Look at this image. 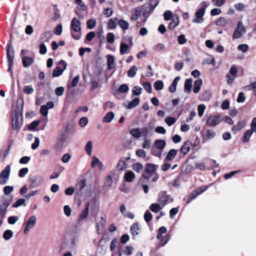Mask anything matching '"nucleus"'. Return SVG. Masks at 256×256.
<instances>
[{
    "instance_id": "1",
    "label": "nucleus",
    "mask_w": 256,
    "mask_h": 256,
    "mask_svg": "<svg viewBox=\"0 0 256 256\" xmlns=\"http://www.w3.org/2000/svg\"><path fill=\"white\" fill-rule=\"evenodd\" d=\"M24 105V99L20 98L17 100L16 106L12 114V124L14 130H18L22 125V111Z\"/></svg>"
},
{
    "instance_id": "2",
    "label": "nucleus",
    "mask_w": 256,
    "mask_h": 256,
    "mask_svg": "<svg viewBox=\"0 0 256 256\" xmlns=\"http://www.w3.org/2000/svg\"><path fill=\"white\" fill-rule=\"evenodd\" d=\"M158 3L159 0H150L148 2L144 4L142 6V15L144 18L142 21L144 24L146 22L147 18L152 13Z\"/></svg>"
},
{
    "instance_id": "3",
    "label": "nucleus",
    "mask_w": 256,
    "mask_h": 256,
    "mask_svg": "<svg viewBox=\"0 0 256 256\" xmlns=\"http://www.w3.org/2000/svg\"><path fill=\"white\" fill-rule=\"evenodd\" d=\"M70 28L72 37L74 40H80L81 37V28L80 20L76 18H74L71 22Z\"/></svg>"
},
{
    "instance_id": "4",
    "label": "nucleus",
    "mask_w": 256,
    "mask_h": 256,
    "mask_svg": "<svg viewBox=\"0 0 256 256\" xmlns=\"http://www.w3.org/2000/svg\"><path fill=\"white\" fill-rule=\"evenodd\" d=\"M6 57L8 64V72L10 74L11 76H12V67L14 66V52L11 40H9L7 44Z\"/></svg>"
},
{
    "instance_id": "5",
    "label": "nucleus",
    "mask_w": 256,
    "mask_h": 256,
    "mask_svg": "<svg viewBox=\"0 0 256 256\" xmlns=\"http://www.w3.org/2000/svg\"><path fill=\"white\" fill-rule=\"evenodd\" d=\"M167 232L166 228L164 226H161L158 230L157 238L159 240L158 247H162L166 244L170 238L169 234H166Z\"/></svg>"
},
{
    "instance_id": "6",
    "label": "nucleus",
    "mask_w": 256,
    "mask_h": 256,
    "mask_svg": "<svg viewBox=\"0 0 256 256\" xmlns=\"http://www.w3.org/2000/svg\"><path fill=\"white\" fill-rule=\"evenodd\" d=\"M12 198H9L5 196L0 198V216L2 218L4 217L7 208L10 205Z\"/></svg>"
},
{
    "instance_id": "7",
    "label": "nucleus",
    "mask_w": 256,
    "mask_h": 256,
    "mask_svg": "<svg viewBox=\"0 0 256 256\" xmlns=\"http://www.w3.org/2000/svg\"><path fill=\"white\" fill-rule=\"evenodd\" d=\"M250 126V129L247 130L243 135L242 140L244 142H248L252 134L256 133V117L252 120Z\"/></svg>"
},
{
    "instance_id": "8",
    "label": "nucleus",
    "mask_w": 256,
    "mask_h": 256,
    "mask_svg": "<svg viewBox=\"0 0 256 256\" xmlns=\"http://www.w3.org/2000/svg\"><path fill=\"white\" fill-rule=\"evenodd\" d=\"M36 222V218L35 216H30L28 219L23 224L24 227V234H27L30 230L33 228Z\"/></svg>"
},
{
    "instance_id": "9",
    "label": "nucleus",
    "mask_w": 256,
    "mask_h": 256,
    "mask_svg": "<svg viewBox=\"0 0 256 256\" xmlns=\"http://www.w3.org/2000/svg\"><path fill=\"white\" fill-rule=\"evenodd\" d=\"M10 174V166H7L0 173V184L2 185L7 183Z\"/></svg>"
},
{
    "instance_id": "10",
    "label": "nucleus",
    "mask_w": 256,
    "mask_h": 256,
    "mask_svg": "<svg viewBox=\"0 0 256 256\" xmlns=\"http://www.w3.org/2000/svg\"><path fill=\"white\" fill-rule=\"evenodd\" d=\"M246 32V30L242 22L240 21L238 22V26L233 33L232 38L234 39L238 38H240L243 34H245Z\"/></svg>"
},
{
    "instance_id": "11",
    "label": "nucleus",
    "mask_w": 256,
    "mask_h": 256,
    "mask_svg": "<svg viewBox=\"0 0 256 256\" xmlns=\"http://www.w3.org/2000/svg\"><path fill=\"white\" fill-rule=\"evenodd\" d=\"M158 201L164 208L167 204L173 202V199L166 192H161L158 194Z\"/></svg>"
},
{
    "instance_id": "12",
    "label": "nucleus",
    "mask_w": 256,
    "mask_h": 256,
    "mask_svg": "<svg viewBox=\"0 0 256 256\" xmlns=\"http://www.w3.org/2000/svg\"><path fill=\"white\" fill-rule=\"evenodd\" d=\"M116 177V173L114 172H111L107 176L105 184L108 188H112L116 186L117 180Z\"/></svg>"
},
{
    "instance_id": "13",
    "label": "nucleus",
    "mask_w": 256,
    "mask_h": 256,
    "mask_svg": "<svg viewBox=\"0 0 256 256\" xmlns=\"http://www.w3.org/2000/svg\"><path fill=\"white\" fill-rule=\"evenodd\" d=\"M30 187L31 188L38 187L43 183L44 178L42 176H36L34 178H29Z\"/></svg>"
},
{
    "instance_id": "14",
    "label": "nucleus",
    "mask_w": 256,
    "mask_h": 256,
    "mask_svg": "<svg viewBox=\"0 0 256 256\" xmlns=\"http://www.w3.org/2000/svg\"><path fill=\"white\" fill-rule=\"evenodd\" d=\"M68 142V138L66 136L62 135L60 138L55 146L56 150L57 151L60 152L66 146Z\"/></svg>"
},
{
    "instance_id": "15",
    "label": "nucleus",
    "mask_w": 256,
    "mask_h": 256,
    "mask_svg": "<svg viewBox=\"0 0 256 256\" xmlns=\"http://www.w3.org/2000/svg\"><path fill=\"white\" fill-rule=\"evenodd\" d=\"M204 10L203 8H200L195 14V18L192 20V22L196 24H201L204 22Z\"/></svg>"
},
{
    "instance_id": "16",
    "label": "nucleus",
    "mask_w": 256,
    "mask_h": 256,
    "mask_svg": "<svg viewBox=\"0 0 256 256\" xmlns=\"http://www.w3.org/2000/svg\"><path fill=\"white\" fill-rule=\"evenodd\" d=\"M219 116H210L206 120V124L210 127H213L220 123Z\"/></svg>"
},
{
    "instance_id": "17",
    "label": "nucleus",
    "mask_w": 256,
    "mask_h": 256,
    "mask_svg": "<svg viewBox=\"0 0 256 256\" xmlns=\"http://www.w3.org/2000/svg\"><path fill=\"white\" fill-rule=\"evenodd\" d=\"M238 70L236 67L235 66H232L227 76V82L228 84L232 82L234 78V76L236 74Z\"/></svg>"
},
{
    "instance_id": "18",
    "label": "nucleus",
    "mask_w": 256,
    "mask_h": 256,
    "mask_svg": "<svg viewBox=\"0 0 256 256\" xmlns=\"http://www.w3.org/2000/svg\"><path fill=\"white\" fill-rule=\"evenodd\" d=\"M106 60L107 68L108 70H111L115 68V58L111 54L107 55Z\"/></svg>"
},
{
    "instance_id": "19",
    "label": "nucleus",
    "mask_w": 256,
    "mask_h": 256,
    "mask_svg": "<svg viewBox=\"0 0 256 256\" xmlns=\"http://www.w3.org/2000/svg\"><path fill=\"white\" fill-rule=\"evenodd\" d=\"M208 189L207 186H202L201 187H200L198 189H196V190L192 192L190 195V197L191 199L194 200L195 198L198 195L201 194L203 192H204L205 190H206Z\"/></svg>"
},
{
    "instance_id": "20",
    "label": "nucleus",
    "mask_w": 256,
    "mask_h": 256,
    "mask_svg": "<svg viewBox=\"0 0 256 256\" xmlns=\"http://www.w3.org/2000/svg\"><path fill=\"white\" fill-rule=\"evenodd\" d=\"M158 166L152 164H147L145 168V172L150 175L155 173Z\"/></svg>"
},
{
    "instance_id": "21",
    "label": "nucleus",
    "mask_w": 256,
    "mask_h": 256,
    "mask_svg": "<svg viewBox=\"0 0 256 256\" xmlns=\"http://www.w3.org/2000/svg\"><path fill=\"white\" fill-rule=\"evenodd\" d=\"M118 20L116 18H110L107 24V28L109 30H114L118 24Z\"/></svg>"
},
{
    "instance_id": "22",
    "label": "nucleus",
    "mask_w": 256,
    "mask_h": 256,
    "mask_svg": "<svg viewBox=\"0 0 256 256\" xmlns=\"http://www.w3.org/2000/svg\"><path fill=\"white\" fill-rule=\"evenodd\" d=\"M191 142L190 141L185 142L182 146L180 151L184 154L186 155L190 150Z\"/></svg>"
},
{
    "instance_id": "23",
    "label": "nucleus",
    "mask_w": 256,
    "mask_h": 256,
    "mask_svg": "<svg viewBox=\"0 0 256 256\" xmlns=\"http://www.w3.org/2000/svg\"><path fill=\"white\" fill-rule=\"evenodd\" d=\"M179 24V18L177 14H174L171 19V22L169 24L168 28L171 30H174Z\"/></svg>"
},
{
    "instance_id": "24",
    "label": "nucleus",
    "mask_w": 256,
    "mask_h": 256,
    "mask_svg": "<svg viewBox=\"0 0 256 256\" xmlns=\"http://www.w3.org/2000/svg\"><path fill=\"white\" fill-rule=\"evenodd\" d=\"M246 124V122H245L240 121L232 128V130L234 134H236L244 128Z\"/></svg>"
},
{
    "instance_id": "25",
    "label": "nucleus",
    "mask_w": 256,
    "mask_h": 256,
    "mask_svg": "<svg viewBox=\"0 0 256 256\" xmlns=\"http://www.w3.org/2000/svg\"><path fill=\"white\" fill-rule=\"evenodd\" d=\"M120 212L125 217L128 218L130 219H133L134 216L130 212H126V207L124 204H122L120 208Z\"/></svg>"
},
{
    "instance_id": "26",
    "label": "nucleus",
    "mask_w": 256,
    "mask_h": 256,
    "mask_svg": "<svg viewBox=\"0 0 256 256\" xmlns=\"http://www.w3.org/2000/svg\"><path fill=\"white\" fill-rule=\"evenodd\" d=\"M135 178L134 174L130 170L126 172L124 176V180L127 182H133Z\"/></svg>"
},
{
    "instance_id": "27",
    "label": "nucleus",
    "mask_w": 256,
    "mask_h": 256,
    "mask_svg": "<svg viewBox=\"0 0 256 256\" xmlns=\"http://www.w3.org/2000/svg\"><path fill=\"white\" fill-rule=\"evenodd\" d=\"M216 136V132L212 130H208L206 131L205 136H202L203 140H211L214 138Z\"/></svg>"
},
{
    "instance_id": "28",
    "label": "nucleus",
    "mask_w": 256,
    "mask_h": 256,
    "mask_svg": "<svg viewBox=\"0 0 256 256\" xmlns=\"http://www.w3.org/2000/svg\"><path fill=\"white\" fill-rule=\"evenodd\" d=\"M22 64L24 67H29L34 62V60L32 58L29 56H23L22 58Z\"/></svg>"
},
{
    "instance_id": "29",
    "label": "nucleus",
    "mask_w": 256,
    "mask_h": 256,
    "mask_svg": "<svg viewBox=\"0 0 256 256\" xmlns=\"http://www.w3.org/2000/svg\"><path fill=\"white\" fill-rule=\"evenodd\" d=\"M52 34L51 31L44 32L41 36L40 41L42 42H46L52 37Z\"/></svg>"
},
{
    "instance_id": "30",
    "label": "nucleus",
    "mask_w": 256,
    "mask_h": 256,
    "mask_svg": "<svg viewBox=\"0 0 256 256\" xmlns=\"http://www.w3.org/2000/svg\"><path fill=\"white\" fill-rule=\"evenodd\" d=\"M211 92L210 90H206L200 95V99L202 101H208L211 97Z\"/></svg>"
},
{
    "instance_id": "31",
    "label": "nucleus",
    "mask_w": 256,
    "mask_h": 256,
    "mask_svg": "<svg viewBox=\"0 0 256 256\" xmlns=\"http://www.w3.org/2000/svg\"><path fill=\"white\" fill-rule=\"evenodd\" d=\"M180 80V76H177L176 77L174 80H173V82H172V83L171 84L170 86L169 87V91L170 92H174L176 91V86H177V84L178 82V81Z\"/></svg>"
},
{
    "instance_id": "32",
    "label": "nucleus",
    "mask_w": 256,
    "mask_h": 256,
    "mask_svg": "<svg viewBox=\"0 0 256 256\" xmlns=\"http://www.w3.org/2000/svg\"><path fill=\"white\" fill-rule=\"evenodd\" d=\"M177 152H178V150H176L174 149L170 150L168 152L166 158H165L164 160L165 161H169V160H173L176 156Z\"/></svg>"
},
{
    "instance_id": "33",
    "label": "nucleus",
    "mask_w": 256,
    "mask_h": 256,
    "mask_svg": "<svg viewBox=\"0 0 256 256\" xmlns=\"http://www.w3.org/2000/svg\"><path fill=\"white\" fill-rule=\"evenodd\" d=\"M202 84V81L201 79H198L194 82V88L193 89L194 93L198 94L200 92Z\"/></svg>"
},
{
    "instance_id": "34",
    "label": "nucleus",
    "mask_w": 256,
    "mask_h": 256,
    "mask_svg": "<svg viewBox=\"0 0 256 256\" xmlns=\"http://www.w3.org/2000/svg\"><path fill=\"white\" fill-rule=\"evenodd\" d=\"M164 207L160 204L154 203L150 206V209L154 212L157 213L160 212Z\"/></svg>"
},
{
    "instance_id": "35",
    "label": "nucleus",
    "mask_w": 256,
    "mask_h": 256,
    "mask_svg": "<svg viewBox=\"0 0 256 256\" xmlns=\"http://www.w3.org/2000/svg\"><path fill=\"white\" fill-rule=\"evenodd\" d=\"M154 144L156 148L162 150L164 148L166 142L162 140H156L154 142Z\"/></svg>"
},
{
    "instance_id": "36",
    "label": "nucleus",
    "mask_w": 256,
    "mask_h": 256,
    "mask_svg": "<svg viewBox=\"0 0 256 256\" xmlns=\"http://www.w3.org/2000/svg\"><path fill=\"white\" fill-rule=\"evenodd\" d=\"M118 24L119 26L124 31L128 30L129 28L128 22L122 19L118 20Z\"/></svg>"
},
{
    "instance_id": "37",
    "label": "nucleus",
    "mask_w": 256,
    "mask_h": 256,
    "mask_svg": "<svg viewBox=\"0 0 256 256\" xmlns=\"http://www.w3.org/2000/svg\"><path fill=\"white\" fill-rule=\"evenodd\" d=\"M192 78H188L184 82V91L188 92V93L190 92L192 88Z\"/></svg>"
},
{
    "instance_id": "38",
    "label": "nucleus",
    "mask_w": 256,
    "mask_h": 256,
    "mask_svg": "<svg viewBox=\"0 0 256 256\" xmlns=\"http://www.w3.org/2000/svg\"><path fill=\"white\" fill-rule=\"evenodd\" d=\"M106 222V220L103 217L100 218V220L99 222H96V226L98 233L100 232H99L105 226Z\"/></svg>"
},
{
    "instance_id": "39",
    "label": "nucleus",
    "mask_w": 256,
    "mask_h": 256,
    "mask_svg": "<svg viewBox=\"0 0 256 256\" xmlns=\"http://www.w3.org/2000/svg\"><path fill=\"white\" fill-rule=\"evenodd\" d=\"M140 103V98H136L132 100L131 102H130L128 106H126V107L128 109H131L134 107L136 106Z\"/></svg>"
},
{
    "instance_id": "40",
    "label": "nucleus",
    "mask_w": 256,
    "mask_h": 256,
    "mask_svg": "<svg viewBox=\"0 0 256 256\" xmlns=\"http://www.w3.org/2000/svg\"><path fill=\"white\" fill-rule=\"evenodd\" d=\"M114 114L112 112H108L103 118V122H110L114 119Z\"/></svg>"
},
{
    "instance_id": "41",
    "label": "nucleus",
    "mask_w": 256,
    "mask_h": 256,
    "mask_svg": "<svg viewBox=\"0 0 256 256\" xmlns=\"http://www.w3.org/2000/svg\"><path fill=\"white\" fill-rule=\"evenodd\" d=\"M130 134L135 138H138L142 135L140 129L138 128H132L130 130Z\"/></svg>"
},
{
    "instance_id": "42",
    "label": "nucleus",
    "mask_w": 256,
    "mask_h": 256,
    "mask_svg": "<svg viewBox=\"0 0 256 256\" xmlns=\"http://www.w3.org/2000/svg\"><path fill=\"white\" fill-rule=\"evenodd\" d=\"M88 210H89V205H88V204H86L85 209L82 212L80 216V217L78 218V220L80 221H81V220H83L84 219L86 218V217L88 216Z\"/></svg>"
},
{
    "instance_id": "43",
    "label": "nucleus",
    "mask_w": 256,
    "mask_h": 256,
    "mask_svg": "<svg viewBox=\"0 0 256 256\" xmlns=\"http://www.w3.org/2000/svg\"><path fill=\"white\" fill-rule=\"evenodd\" d=\"M130 48L128 45L125 43H122L120 45V52L121 55H124L128 53Z\"/></svg>"
},
{
    "instance_id": "44",
    "label": "nucleus",
    "mask_w": 256,
    "mask_h": 256,
    "mask_svg": "<svg viewBox=\"0 0 256 256\" xmlns=\"http://www.w3.org/2000/svg\"><path fill=\"white\" fill-rule=\"evenodd\" d=\"M26 206V200L24 198H20L18 200L15 202H14L12 206L14 208H17L20 206Z\"/></svg>"
},
{
    "instance_id": "45",
    "label": "nucleus",
    "mask_w": 256,
    "mask_h": 256,
    "mask_svg": "<svg viewBox=\"0 0 256 256\" xmlns=\"http://www.w3.org/2000/svg\"><path fill=\"white\" fill-rule=\"evenodd\" d=\"M126 166L127 164L126 162L124 160H120L116 164V168L120 170H124L126 168Z\"/></svg>"
},
{
    "instance_id": "46",
    "label": "nucleus",
    "mask_w": 256,
    "mask_h": 256,
    "mask_svg": "<svg viewBox=\"0 0 256 256\" xmlns=\"http://www.w3.org/2000/svg\"><path fill=\"white\" fill-rule=\"evenodd\" d=\"M140 230L139 226L138 224H134L132 225L130 228V232L133 236H136L138 234V230Z\"/></svg>"
},
{
    "instance_id": "47",
    "label": "nucleus",
    "mask_w": 256,
    "mask_h": 256,
    "mask_svg": "<svg viewBox=\"0 0 256 256\" xmlns=\"http://www.w3.org/2000/svg\"><path fill=\"white\" fill-rule=\"evenodd\" d=\"M138 70V68L135 66H132L128 71V76L130 78H134Z\"/></svg>"
},
{
    "instance_id": "48",
    "label": "nucleus",
    "mask_w": 256,
    "mask_h": 256,
    "mask_svg": "<svg viewBox=\"0 0 256 256\" xmlns=\"http://www.w3.org/2000/svg\"><path fill=\"white\" fill-rule=\"evenodd\" d=\"M13 234L14 233L12 230H8L4 232L3 234V238L5 240H8L12 237Z\"/></svg>"
},
{
    "instance_id": "49",
    "label": "nucleus",
    "mask_w": 256,
    "mask_h": 256,
    "mask_svg": "<svg viewBox=\"0 0 256 256\" xmlns=\"http://www.w3.org/2000/svg\"><path fill=\"white\" fill-rule=\"evenodd\" d=\"M154 86L156 90H160L164 88V83L162 80H156L154 82Z\"/></svg>"
},
{
    "instance_id": "50",
    "label": "nucleus",
    "mask_w": 256,
    "mask_h": 256,
    "mask_svg": "<svg viewBox=\"0 0 256 256\" xmlns=\"http://www.w3.org/2000/svg\"><path fill=\"white\" fill-rule=\"evenodd\" d=\"M151 130H152L150 127L146 126L142 127L140 129L142 136L144 137H146L150 134Z\"/></svg>"
},
{
    "instance_id": "51",
    "label": "nucleus",
    "mask_w": 256,
    "mask_h": 256,
    "mask_svg": "<svg viewBox=\"0 0 256 256\" xmlns=\"http://www.w3.org/2000/svg\"><path fill=\"white\" fill-rule=\"evenodd\" d=\"M150 176H152V182H156L159 178V175L158 174V173H156V172L150 175V176H147L146 174L142 175V176L146 179H149L150 178Z\"/></svg>"
},
{
    "instance_id": "52",
    "label": "nucleus",
    "mask_w": 256,
    "mask_h": 256,
    "mask_svg": "<svg viewBox=\"0 0 256 256\" xmlns=\"http://www.w3.org/2000/svg\"><path fill=\"white\" fill-rule=\"evenodd\" d=\"M218 26H225L228 24V20L224 18H220L216 22Z\"/></svg>"
},
{
    "instance_id": "53",
    "label": "nucleus",
    "mask_w": 256,
    "mask_h": 256,
    "mask_svg": "<svg viewBox=\"0 0 256 256\" xmlns=\"http://www.w3.org/2000/svg\"><path fill=\"white\" fill-rule=\"evenodd\" d=\"M92 142L90 140V141L88 142L85 146V150L86 152V153L88 156H90L92 154Z\"/></svg>"
},
{
    "instance_id": "54",
    "label": "nucleus",
    "mask_w": 256,
    "mask_h": 256,
    "mask_svg": "<svg viewBox=\"0 0 256 256\" xmlns=\"http://www.w3.org/2000/svg\"><path fill=\"white\" fill-rule=\"evenodd\" d=\"M63 72H64L62 71V70H61V69L60 67L56 66V68L53 70L52 74V77L54 78V77L59 76L62 74Z\"/></svg>"
},
{
    "instance_id": "55",
    "label": "nucleus",
    "mask_w": 256,
    "mask_h": 256,
    "mask_svg": "<svg viewBox=\"0 0 256 256\" xmlns=\"http://www.w3.org/2000/svg\"><path fill=\"white\" fill-rule=\"evenodd\" d=\"M23 92L26 94H30L34 92V90L31 86H24Z\"/></svg>"
},
{
    "instance_id": "56",
    "label": "nucleus",
    "mask_w": 256,
    "mask_h": 256,
    "mask_svg": "<svg viewBox=\"0 0 256 256\" xmlns=\"http://www.w3.org/2000/svg\"><path fill=\"white\" fill-rule=\"evenodd\" d=\"M142 88L138 86H134L132 90V92L134 96H139L142 94Z\"/></svg>"
},
{
    "instance_id": "57",
    "label": "nucleus",
    "mask_w": 256,
    "mask_h": 256,
    "mask_svg": "<svg viewBox=\"0 0 256 256\" xmlns=\"http://www.w3.org/2000/svg\"><path fill=\"white\" fill-rule=\"evenodd\" d=\"M133 170L137 172H140L143 168V166L140 162L136 163L132 166Z\"/></svg>"
},
{
    "instance_id": "58",
    "label": "nucleus",
    "mask_w": 256,
    "mask_h": 256,
    "mask_svg": "<svg viewBox=\"0 0 256 256\" xmlns=\"http://www.w3.org/2000/svg\"><path fill=\"white\" fill-rule=\"evenodd\" d=\"M226 0H212L213 4L217 7L222 6L226 2Z\"/></svg>"
},
{
    "instance_id": "59",
    "label": "nucleus",
    "mask_w": 256,
    "mask_h": 256,
    "mask_svg": "<svg viewBox=\"0 0 256 256\" xmlns=\"http://www.w3.org/2000/svg\"><path fill=\"white\" fill-rule=\"evenodd\" d=\"M176 120L174 117L169 116L166 118L165 122L168 126H171L176 122Z\"/></svg>"
},
{
    "instance_id": "60",
    "label": "nucleus",
    "mask_w": 256,
    "mask_h": 256,
    "mask_svg": "<svg viewBox=\"0 0 256 256\" xmlns=\"http://www.w3.org/2000/svg\"><path fill=\"white\" fill-rule=\"evenodd\" d=\"M173 16L172 13L170 10H166L164 14V19L166 20H170Z\"/></svg>"
},
{
    "instance_id": "61",
    "label": "nucleus",
    "mask_w": 256,
    "mask_h": 256,
    "mask_svg": "<svg viewBox=\"0 0 256 256\" xmlns=\"http://www.w3.org/2000/svg\"><path fill=\"white\" fill-rule=\"evenodd\" d=\"M205 109L206 106L203 104H200L198 106V110L200 117H202L203 116Z\"/></svg>"
},
{
    "instance_id": "62",
    "label": "nucleus",
    "mask_w": 256,
    "mask_h": 256,
    "mask_svg": "<svg viewBox=\"0 0 256 256\" xmlns=\"http://www.w3.org/2000/svg\"><path fill=\"white\" fill-rule=\"evenodd\" d=\"M28 172V169L27 168H24L20 169L18 172V176L20 178H23L25 175H26Z\"/></svg>"
},
{
    "instance_id": "63",
    "label": "nucleus",
    "mask_w": 256,
    "mask_h": 256,
    "mask_svg": "<svg viewBox=\"0 0 256 256\" xmlns=\"http://www.w3.org/2000/svg\"><path fill=\"white\" fill-rule=\"evenodd\" d=\"M66 66L67 64L64 60H60L58 63V66H56V67H60L63 72L66 68Z\"/></svg>"
},
{
    "instance_id": "64",
    "label": "nucleus",
    "mask_w": 256,
    "mask_h": 256,
    "mask_svg": "<svg viewBox=\"0 0 256 256\" xmlns=\"http://www.w3.org/2000/svg\"><path fill=\"white\" fill-rule=\"evenodd\" d=\"M106 40L108 43L112 44L114 40V34L112 32H108L106 36Z\"/></svg>"
}]
</instances>
